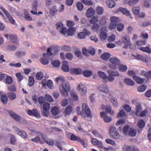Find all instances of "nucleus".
Here are the masks:
<instances>
[{"label": "nucleus", "instance_id": "cd10ccee", "mask_svg": "<svg viewBox=\"0 0 151 151\" xmlns=\"http://www.w3.org/2000/svg\"><path fill=\"white\" fill-rule=\"evenodd\" d=\"M83 75L85 77H88L92 74V72L89 70H85L82 72Z\"/></svg>", "mask_w": 151, "mask_h": 151}, {"label": "nucleus", "instance_id": "13d9d810", "mask_svg": "<svg viewBox=\"0 0 151 151\" xmlns=\"http://www.w3.org/2000/svg\"><path fill=\"white\" fill-rule=\"evenodd\" d=\"M37 79L38 80H41L43 77V74L41 72L37 73L36 75Z\"/></svg>", "mask_w": 151, "mask_h": 151}, {"label": "nucleus", "instance_id": "69168bd1", "mask_svg": "<svg viewBox=\"0 0 151 151\" xmlns=\"http://www.w3.org/2000/svg\"><path fill=\"white\" fill-rule=\"evenodd\" d=\"M78 38L80 39H82L85 38L86 36L84 33L82 32L78 33L77 35Z\"/></svg>", "mask_w": 151, "mask_h": 151}, {"label": "nucleus", "instance_id": "f257e3e1", "mask_svg": "<svg viewBox=\"0 0 151 151\" xmlns=\"http://www.w3.org/2000/svg\"><path fill=\"white\" fill-rule=\"evenodd\" d=\"M59 86V89L61 95L65 97L68 96V91L70 90L69 83L68 82H61Z\"/></svg>", "mask_w": 151, "mask_h": 151}, {"label": "nucleus", "instance_id": "a19ab883", "mask_svg": "<svg viewBox=\"0 0 151 151\" xmlns=\"http://www.w3.org/2000/svg\"><path fill=\"white\" fill-rule=\"evenodd\" d=\"M98 74L100 77L104 79H105L107 78L106 74L102 71H98Z\"/></svg>", "mask_w": 151, "mask_h": 151}, {"label": "nucleus", "instance_id": "79ce46f5", "mask_svg": "<svg viewBox=\"0 0 151 151\" xmlns=\"http://www.w3.org/2000/svg\"><path fill=\"white\" fill-rule=\"evenodd\" d=\"M136 114L137 116H138L142 110V108L141 105L140 104H138L137 105L136 107Z\"/></svg>", "mask_w": 151, "mask_h": 151}, {"label": "nucleus", "instance_id": "4468645a", "mask_svg": "<svg viewBox=\"0 0 151 151\" xmlns=\"http://www.w3.org/2000/svg\"><path fill=\"white\" fill-rule=\"evenodd\" d=\"M82 72V70L80 68H72L70 70V73L73 74H80Z\"/></svg>", "mask_w": 151, "mask_h": 151}, {"label": "nucleus", "instance_id": "c03bdc74", "mask_svg": "<svg viewBox=\"0 0 151 151\" xmlns=\"http://www.w3.org/2000/svg\"><path fill=\"white\" fill-rule=\"evenodd\" d=\"M34 78L33 77L31 76L29 77L28 85L29 86H31L33 85L34 83Z\"/></svg>", "mask_w": 151, "mask_h": 151}, {"label": "nucleus", "instance_id": "2eb2a0df", "mask_svg": "<svg viewBox=\"0 0 151 151\" xmlns=\"http://www.w3.org/2000/svg\"><path fill=\"white\" fill-rule=\"evenodd\" d=\"M62 65L61 67V69L64 72H68L69 70V68L68 65V63L66 61H63L62 62Z\"/></svg>", "mask_w": 151, "mask_h": 151}, {"label": "nucleus", "instance_id": "393cba45", "mask_svg": "<svg viewBox=\"0 0 151 151\" xmlns=\"http://www.w3.org/2000/svg\"><path fill=\"white\" fill-rule=\"evenodd\" d=\"M136 134V131L133 128H130L129 129L128 135L130 136L134 137Z\"/></svg>", "mask_w": 151, "mask_h": 151}, {"label": "nucleus", "instance_id": "f8f14e48", "mask_svg": "<svg viewBox=\"0 0 151 151\" xmlns=\"http://www.w3.org/2000/svg\"><path fill=\"white\" fill-rule=\"evenodd\" d=\"M77 89L80 91V93L82 95H85L86 92V87L81 84H79L78 86Z\"/></svg>", "mask_w": 151, "mask_h": 151}, {"label": "nucleus", "instance_id": "0e129e2a", "mask_svg": "<svg viewBox=\"0 0 151 151\" xmlns=\"http://www.w3.org/2000/svg\"><path fill=\"white\" fill-rule=\"evenodd\" d=\"M63 27L64 26L63 23L60 22H58L56 24V27L58 30Z\"/></svg>", "mask_w": 151, "mask_h": 151}, {"label": "nucleus", "instance_id": "6ab92c4d", "mask_svg": "<svg viewBox=\"0 0 151 151\" xmlns=\"http://www.w3.org/2000/svg\"><path fill=\"white\" fill-rule=\"evenodd\" d=\"M76 29L74 27H70L67 30V33L69 36L73 35L76 31Z\"/></svg>", "mask_w": 151, "mask_h": 151}, {"label": "nucleus", "instance_id": "20e7f679", "mask_svg": "<svg viewBox=\"0 0 151 151\" xmlns=\"http://www.w3.org/2000/svg\"><path fill=\"white\" fill-rule=\"evenodd\" d=\"M50 107V104L47 102L44 103L42 106L43 111L42 113L43 115L47 117L50 116V113L48 111Z\"/></svg>", "mask_w": 151, "mask_h": 151}, {"label": "nucleus", "instance_id": "dca6fc26", "mask_svg": "<svg viewBox=\"0 0 151 151\" xmlns=\"http://www.w3.org/2000/svg\"><path fill=\"white\" fill-rule=\"evenodd\" d=\"M28 114L30 115H33L36 117L39 116L40 114L35 109H33L32 110H28L27 111Z\"/></svg>", "mask_w": 151, "mask_h": 151}, {"label": "nucleus", "instance_id": "4d7b16f0", "mask_svg": "<svg viewBox=\"0 0 151 151\" xmlns=\"http://www.w3.org/2000/svg\"><path fill=\"white\" fill-rule=\"evenodd\" d=\"M45 97L46 100L49 102H52L53 101V99L52 97L49 94H46Z\"/></svg>", "mask_w": 151, "mask_h": 151}, {"label": "nucleus", "instance_id": "6e6d98bb", "mask_svg": "<svg viewBox=\"0 0 151 151\" xmlns=\"http://www.w3.org/2000/svg\"><path fill=\"white\" fill-rule=\"evenodd\" d=\"M24 14L25 16V18L28 21H31L32 20V18L30 16L29 13L26 11L24 12Z\"/></svg>", "mask_w": 151, "mask_h": 151}, {"label": "nucleus", "instance_id": "0eeeda50", "mask_svg": "<svg viewBox=\"0 0 151 151\" xmlns=\"http://www.w3.org/2000/svg\"><path fill=\"white\" fill-rule=\"evenodd\" d=\"M13 129L17 134L22 137L24 139L28 138V136L25 131L22 130L16 127H14Z\"/></svg>", "mask_w": 151, "mask_h": 151}, {"label": "nucleus", "instance_id": "473e14b6", "mask_svg": "<svg viewBox=\"0 0 151 151\" xmlns=\"http://www.w3.org/2000/svg\"><path fill=\"white\" fill-rule=\"evenodd\" d=\"M72 109L70 106H67L65 110V114L66 115H69L72 111Z\"/></svg>", "mask_w": 151, "mask_h": 151}, {"label": "nucleus", "instance_id": "7c9ffc66", "mask_svg": "<svg viewBox=\"0 0 151 151\" xmlns=\"http://www.w3.org/2000/svg\"><path fill=\"white\" fill-rule=\"evenodd\" d=\"M1 100L4 104H6L8 101L7 96L6 95H2L1 96Z\"/></svg>", "mask_w": 151, "mask_h": 151}, {"label": "nucleus", "instance_id": "f3484780", "mask_svg": "<svg viewBox=\"0 0 151 151\" xmlns=\"http://www.w3.org/2000/svg\"><path fill=\"white\" fill-rule=\"evenodd\" d=\"M122 41L126 46L129 45L130 43L129 37L128 36H125L122 38Z\"/></svg>", "mask_w": 151, "mask_h": 151}, {"label": "nucleus", "instance_id": "5701e85b", "mask_svg": "<svg viewBox=\"0 0 151 151\" xmlns=\"http://www.w3.org/2000/svg\"><path fill=\"white\" fill-rule=\"evenodd\" d=\"M139 1V0H130L128 1L127 0L124 1V3H127V4L129 6H132L135 4L137 3Z\"/></svg>", "mask_w": 151, "mask_h": 151}, {"label": "nucleus", "instance_id": "c85d7f7f", "mask_svg": "<svg viewBox=\"0 0 151 151\" xmlns=\"http://www.w3.org/2000/svg\"><path fill=\"white\" fill-rule=\"evenodd\" d=\"M44 57L40 59V62L43 65H45L49 63V61L46 58L47 56H44Z\"/></svg>", "mask_w": 151, "mask_h": 151}, {"label": "nucleus", "instance_id": "423d86ee", "mask_svg": "<svg viewBox=\"0 0 151 151\" xmlns=\"http://www.w3.org/2000/svg\"><path fill=\"white\" fill-rule=\"evenodd\" d=\"M107 31V27H103L101 28L100 38L101 40L104 41L106 39L107 37V34L106 33Z\"/></svg>", "mask_w": 151, "mask_h": 151}, {"label": "nucleus", "instance_id": "a18cd8bd", "mask_svg": "<svg viewBox=\"0 0 151 151\" xmlns=\"http://www.w3.org/2000/svg\"><path fill=\"white\" fill-rule=\"evenodd\" d=\"M140 8L139 7H135L133 8L132 10L133 13L135 15H138L139 12Z\"/></svg>", "mask_w": 151, "mask_h": 151}, {"label": "nucleus", "instance_id": "72a5a7b5", "mask_svg": "<svg viewBox=\"0 0 151 151\" xmlns=\"http://www.w3.org/2000/svg\"><path fill=\"white\" fill-rule=\"evenodd\" d=\"M46 86L50 89H53L54 88L52 82L50 80H49L47 81Z\"/></svg>", "mask_w": 151, "mask_h": 151}, {"label": "nucleus", "instance_id": "680f3d73", "mask_svg": "<svg viewBox=\"0 0 151 151\" xmlns=\"http://www.w3.org/2000/svg\"><path fill=\"white\" fill-rule=\"evenodd\" d=\"M6 49L11 51H14L17 49V47L15 45H9L7 46Z\"/></svg>", "mask_w": 151, "mask_h": 151}, {"label": "nucleus", "instance_id": "e2e57ef3", "mask_svg": "<svg viewBox=\"0 0 151 151\" xmlns=\"http://www.w3.org/2000/svg\"><path fill=\"white\" fill-rule=\"evenodd\" d=\"M6 81L8 84H11L13 82L12 78L10 76H7L6 78Z\"/></svg>", "mask_w": 151, "mask_h": 151}, {"label": "nucleus", "instance_id": "f03ea898", "mask_svg": "<svg viewBox=\"0 0 151 151\" xmlns=\"http://www.w3.org/2000/svg\"><path fill=\"white\" fill-rule=\"evenodd\" d=\"M109 61L110 63L108 64L109 68L113 70H116L118 66L120 63L119 59L117 57H113L111 58Z\"/></svg>", "mask_w": 151, "mask_h": 151}, {"label": "nucleus", "instance_id": "338daca9", "mask_svg": "<svg viewBox=\"0 0 151 151\" xmlns=\"http://www.w3.org/2000/svg\"><path fill=\"white\" fill-rule=\"evenodd\" d=\"M25 54V53L24 52L19 51L16 52L15 53V55L18 58H20L24 56Z\"/></svg>", "mask_w": 151, "mask_h": 151}, {"label": "nucleus", "instance_id": "864d4df0", "mask_svg": "<svg viewBox=\"0 0 151 151\" xmlns=\"http://www.w3.org/2000/svg\"><path fill=\"white\" fill-rule=\"evenodd\" d=\"M59 32L63 35H65L67 33V28L63 27L58 30Z\"/></svg>", "mask_w": 151, "mask_h": 151}, {"label": "nucleus", "instance_id": "1a4fd4ad", "mask_svg": "<svg viewBox=\"0 0 151 151\" xmlns=\"http://www.w3.org/2000/svg\"><path fill=\"white\" fill-rule=\"evenodd\" d=\"M98 89L101 92L107 93L109 92V89L108 86L106 84L101 85L97 87Z\"/></svg>", "mask_w": 151, "mask_h": 151}, {"label": "nucleus", "instance_id": "7ed1b4c3", "mask_svg": "<svg viewBox=\"0 0 151 151\" xmlns=\"http://www.w3.org/2000/svg\"><path fill=\"white\" fill-rule=\"evenodd\" d=\"M8 112L12 118L15 121L19 122L23 124H26L27 123L26 121L22 117H20L16 114L15 113L11 110H9Z\"/></svg>", "mask_w": 151, "mask_h": 151}, {"label": "nucleus", "instance_id": "8fccbe9b", "mask_svg": "<svg viewBox=\"0 0 151 151\" xmlns=\"http://www.w3.org/2000/svg\"><path fill=\"white\" fill-rule=\"evenodd\" d=\"M97 13L99 15H101L104 12V9L102 7L99 6L96 9Z\"/></svg>", "mask_w": 151, "mask_h": 151}, {"label": "nucleus", "instance_id": "412c9836", "mask_svg": "<svg viewBox=\"0 0 151 151\" xmlns=\"http://www.w3.org/2000/svg\"><path fill=\"white\" fill-rule=\"evenodd\" d=\"M42 139L49 145H52L54 144L53 140L52 139H48L46 136L42 137Z\"/></svg>", "mask_w": 151, "mask_h": 151}, {"label": "nucleus", "instance_id": "a211bd4d", "mask_svg": "<svg viewBox=\"0 0 151 151\" xmlns=\"http://www.w3.org/2000/svg\"><path fill=\"white\" fill-rule=\"evenodd\" d=\"M107 73L109 75H110L114 77V76L119 77L120 76V74L117 71L108 70L107 71Z\"/></svg>", "mask_w": 151, "mask_h": 151}, {"label": "nucleus", "instance_id": "c756f323", "mask_svg": "<svg viewBox=\"0 0 151 151\" xmlns=\"http://www.w3.org/2000/svg\"><path fill=\"white\" fill-rule=\"evenodd\" d=\"M110 54L108 52H106L102 54L101 56V58L104 60H107L110 57Z\"/></svg>", "mask_w": 151, "mask_h": 151}, {"label": "nucleus", "instance_id": "bb28decb", "mask_svg": "<svg viewBox=\"0 0 151 151\" xmlns=\"http://www.w3.org/2000/svg\"><path fill=\"white\" fill-rule=\"evenodd\" d=\"M139 50L144 52H145L148 53L150 54L151 53V49L147 47H141L139 48Z\"/></svg>", "mask_w": 151, "mask_h": 151}, {"label": "nucleus", "instance_id": "9d476101", "mask_svg": "<svg viewBox=\"0 0 151 151\" xmlns=\"http://www.w3.org/2000/svg\"><path fill=\"white\" fill-rule=\"evenodd\" d=\"M101 116L103 118L104 121L105 122H109L111 120V117L106 115V113L105 112H102L100 114Z\"/></svg>", "mask_w": 151, "mask_h": 151}, {"label": "nucleus", "instance_id": "bf43d9fd", "mask_svg": "<svg viewBox=\"0 0 151 151\" xmlns=\"http://www.w3.org/2000/svg\"><path fill=\"white\" fill-rule=\"evenodd\" d=\"M133 56L135 57L137 60H141L142 62L143 61H144V57L142 55L136 54L135 55H133Z\"/></svg>", "mask_w": 151, "mask_h": 151}, {"label": "nucleus", "instance_id": "2f4dec72", "mask_svg": "<svg viewBox=\"0 0 151 151\" xmlns=\"http://www.w3.org/2000/svg\"><path fill=\"white\" fill-rule=\"evenodd\" d=\"M118 66L119 70L121 72H125L127 69V66L125 65L121 64L119 65Z\"/></svg>", "mask_w": 151, "mask_h": 151}, {"label": "nucleus", "instance_id": "4c0bfd02", "mask_svg": "<svg viewBox=\"0 0 151 151\" xmlns=\"http://www.w3.org/2000/svg\"><path fill=\"white\" fill-rule=\"evenodd\" d=\"M57 10L55 6H53L51 7L50 9V14L53 16L55 15L57 12Z\"/></svg>", "mask_w": 151, "mask_h": 151}, {"label": "nucleus", "instance_id": "f704fd0d", "mask_svg": "<svg viewBox=\"0 0 151 151\" xmlns=\"http://www.w3.org/2000/svg\"><path fill=\"white\" fill-rule=\"evenodd\" d=\"M71 96L73 100L75 101H77L78 100V98L77 93L76 92L72 91L70 93Z\"/></svg>", "mask_w": 151, "mask_h": 151}, {"label": "nucleus", "instance_id": "9b49d317", "mask_svg": "<svg viewBox=\"0 0 151 151\" xmlns=\"http://www.w3.org/2000/svg\"><path fill=\"white\" fill-rule=\"evenodd\" d=\"M95 13L94 9L92 7L89 8L86 11V17L88 18L91 17L93 16Z\"/></svg>", "mask_w": 151, "mask_h": 151}, {"label": "nucleus", "instance_id": "49530a36", "mask_svg": "<svg viewBox=\"0 0 151 151\" xmlns=\"http://www.w3.org/2000/svg\"><path fill=\"white\" fill-rule=\"evenodd\" d=\"M146 85H142L137 88V91L139 92H143L145 91L147 88Z\"/></svg>", "mask_w": 151, "mask_h": 151}, {"label": "nucleus", "instance_id": "3c124183", "mask_svg": "<svg viewBox=\"0 0 151 151\" xmlns=\"http://www.w3.org/2000/svg\"><path fill=\"white\" fill-rule=\"evenodd\" d=\"M81 2L84 4L88 6L92 5L93 4L91 0H82Z\"/></svg>", "mask_w": 151, "mask_h": 151}, {"label": "nucleus", "instance_id": "6e6552de", "mask_svg": "<svg viewBox=\"0 0 151 151\" xmlns=\"http://www.w3.org/2000/svg\"><path fill=\"white\" fill-rule=\"evenodd\" d=\"M117 11V12H121L123 14L127 17H129V18L131 19H132L133 18V17L131 15L129 11L126 9L120 7Z\"/></svg>", "mask_w": 151, "mask_h": 151}, {"label": "nucleus", "instance_id": "58836bf2", "mask_svg": "<svg viewBox=\"0 0 151 151\" xmlns=\"http://www.w3.org/2000/svg\"><path fill=\"white\" fill-rule=\"evenodd\" d=\"M7 95L9 98L11 100H14L16 98L15 94L13 92H9L8 93Z\"/></svg>", "mask_w": 151, "mask_h": 151}, {"label": "nucleus", "instance_id": "603ef678", "mask_svg": "<svg viewBox=\"0 0 151 151\" xmlns=\"http://www.w3.org/2000/svg\"><path fill=\"white\" fill-rule=\"evenodd\" d=\"M76 6L78 10L79 11H81L83 8V5L80 2L77 3Z\"/></svg>", "mask_w": 151, "mask_h": 151}, {"label": "nucleus", "instance_id": "ddd939ff", "mask_svg": "<svg viewBox=\"0 0 151 151\" xmlns=\"http://www.w3.org/2000/svg\"><path fill=\"white\" fill-rule=\"evenodd\" d=\"M81 116L84 118L86 117L89 118L92 117L90 110L82 111V113L81 114Z\"/></svg>", "mask_w": 151, "mask_h": 151}, {"label": "nucleus", "instance_id": "ea45409f", "mask_svg": "<svg viewBox=\"0 0 151 151\" xmlns=\"http://www.w3.org/2000/svg\"><path fill=\"white\" fill-rule=\"evenodd\" d=\"M108 7L111 8L113 7L115 5V3L112 1H107L106 2Z\"/></svg>", "mask_w": 151, "mask_h": 151}, {"label": "nucleus", "instance_id": "052dcab7", "mask_svg": "<svg viewBox=\"0 0 151 151\" xmlns=\"http://www.w3.org/2000/svg\"><path fill=\"white\" fill-rule=\"evenodd\" d=\"M106 18L105 17H102L99 20V23L101 25H104L106 23Z\"/></svg>", "mask_w": 151, "mask_h": 151}, {"label": "nucleus", "instance_id": "aec40b11", "mask_svg": "<svg viewBox=\"0 0 151 151\" xmlns=\"http://www.w3.org/2000/svg\"><path fill=\"white\" fill-rule=\"evenodd\" d=\"M124 81L126 84L131 86H134L135 83L132 80L129 78H126L124 79Z\"/></svg>", "mask_w": 151, "mask_h": 151}, {"label": "nucleus", "instance_id": "09e8293b", "mask_svg": "<svg viewBox=\"0 0 151 151\" xmlns=\"http://www.w3.org/2000/svg\"><path fill=\"white\" fill-rule=\"evenodd\" d=\"M127 151H139L137 147H130L128 146L127 147Z\"/></svg>", "mask_w": 151, "mask_h": 151}, {"label": "nucleus", "instance_id": "a878e982", "mask_svg": "<svg viewBox=\"0 0 151 151\" xmlns=\"http://www.w3.org/2000/svg\"><path fill=\"white\" fill-rule=\"evenodd\" d=\"M133 79L137 83L139 84H142L143 83V79L137 76H134Z\"/></svg>", "mask_w": 151, "mask_h": 151}, {"label": "nucleus", "instance_id": "39448f33", "mask_svg": "<svg viewBox=\"0 0 151 151\" xmlns=\"http://www.w3.org/2000/svg\"><path fill=\"white\" fill-rule=\"evenodd\" d=\"M58 52V49L54 47H51L50 48H47V53L43 54V55L44 56H46L48 55H55L57 54Z\"/></svg>", "mask_w": 151, "mask_h": 151}, {"label": "nucleus", "instance_id": "774afa93", "mask_svg": "<svg viewBox=\"0 0 151 151\" xmlns=\"http://www.w3.org/2000/svg\"><path fill=\"white\" fill-rule=\"evenodd\" d=\"M51 64L54 66L58 67L60 65V63L59 60H54L51 62Z\"/></svg>", "mask_w": 151, "mask_h": 151}, {"label": "nucleus", "instance_id": "37998d69", "mask_svg": "<svg viewBox=\"0 0 151 151\" xmlns=\"http://www.w3.org/2000/svg\"><path fill=\"white\" fill-rule=\"evenodd\" d=\"M70 139L72 141H77V142L80 141V138L74 135V134H72L70 137Z\"/></svg>", "mask_w": 151, "mask_h": 151}, {"label": "nucleus", "instance_id": "c9c22d12", "mask_svg": "<svg viewBox=\"0 0 151 151\" xmlns=\"http://www.w3.org/2000/svg\"><path fill=\"white\" fill-rule=\"evenodd\" d=\"M98 17L97 16H95L91 18L90 20V23L92 24H95L98 21Z\"/></svg>", "mask_w": 151, "mask_h": 151}, {"label": "nucleus", "instance_id": "de8ad7c7", "mask_svg": "<svg viewBox=\"0 0 151 151\" xmlns=\"http://www.w3.org/2000/svg\"><path fill=\"white\" fill-rule=\"evenodd\" d=\"M129 129V126L128 125H126L124 126L122 130L123 133L125 135H128Z\"/></svg>", "mask_w": 151, "mask_h": 151}, {"label": "nucleus", "instance_id": "b1692460", "mask_svg": "<svg viewBox=\"0 0 151 151\" xmlns=\"http://www.w3.org/2000/svg\"><path fill=\"white\" fill-rule=\"evenodd\" d=\"M10 41L14 44L17 43V37L16 35L11 34L9 36Z\"/></svg>", "mask_w": 151, "mask_h": 151}, {"label": "nucleus", "instance_id": "e433bc0d", "mask_svg": "<svg viewBox=\"0 0 151 151\" xmlns=\"http://www.w3.org/2000/svg\"><path fill=\"white\" fill-rule=\"evenodd\" d=\"M111 22H112L116 24L119 22V18L116 17H111L110 18Z\"/></svg>", "mask_w": 151, "mask_h": 151}, {"label": "nucleus", "instance_id": "5fc2aeb1", "mask_svg": "<svg viewBox=\"0 0 151 151\" xmlns=\"http://www.w3.org/2000/svg\"><path fill=\"white\" fill-rule=\"evenodd\" d=\"M110 101L116 107H118V104L116 99L114 98H111L110 99Z\"/></svg>", "mask_w": 151, "mask_h": 151}, {"label": "nucleus", "instance_id": "4be33fe9", "mask_svg": "<svg viewBox=\"0 0 151 151\" xmlns=\"http://www.w3.org/2000/svg\"><path fill=\"white\" fill-rule=\"evenodd\" d=\"M51 112L53 115H56L59 112V110L57 106H54L52 108Z\"/></svg>", "mask_w": 151, "mask_h": 151}]
</instances>
